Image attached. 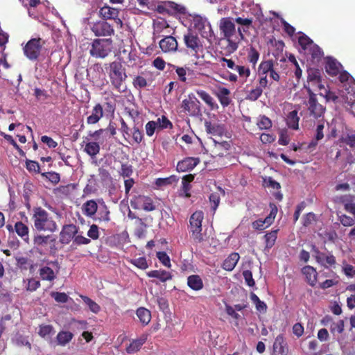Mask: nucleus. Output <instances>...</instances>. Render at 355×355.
Wrapping results in <instances>:
<instances>
[{
  "label": "nucleus",
  "mask_w": 355,
  "mask_h": 355,
  "mask_svg": "<svg viewBox=\"0 0 355 355\" xmlns=\"http://www.w3.org/2000/svg\"><path fill=\"white\" fill-rule=\"evenodd\" d=\"M235 22L241 26L242 28L239 27L238 32L241 39L244 38L243 33H246L249 28L252 26V18H243L238 17L234 19Z\"/></svg>",
  "instance_id": "nucleus-23"
},
{
  "label": "nucleus",
  "mask_w": 355,
  "mask_h": 355,
  "mask_svg": "<svg viewBox=\"0 0 355 355\" xmlns=\"http://www.w3.org/2000/svg\"><path fill=\"white\" fill-rule=\"evenodd\" d=\"M319 95L323 96L327 102L332 101L336 103L338 101V96L336 92L331 91L329 87H325L322 91L319 92Z\"/></svg>",
  "instance_id": "nucleus-41"
},
{
  "label": "nucleus",
  "mask_w": 355,
  "mask_h": 355,
  "mask_svg": "<svg viewBox=\"0 0 355 355\" xmlns=\"http://www.w3.org/2000/svg\"><path fill=\"white\" fill-rule=\"evenodd\" d=\"M136 315L138 317L139 321L144 326L148 324L150 322L151 313L148 309L144 307L138 308L136 311Z\"/></svg>",
  "instance_id": "nucleus-30"
},
{
  "label": "nucleus",
  "mask_w": 355,
  "mask_h": 355,
  "mask_svg": "<svg viewBox=\"0 0 355 355\" xmlns=\"http://www.w3.org/2000/svg\"><path fill=\"white\" fill-rule=\"evenodd\" d=\"M39 274L42 280L53 281L56 276L52 268L49 266H44L39 270Z\"/></svg>",
  "instance_id": "nucleus-36"
},
{
  "label": "nucleus",
  "mask_w": 355,
  "mask_h": 355,
  "mask_svg": "<svg viewBox=\"0 0 355 355\" xmlns=\"http://www.w3.org/2000/svg\"><path fill=\"white\" fill-rule=\"evenodd\" d=\"M200 163L198 157H188L178 162L176 169L178 172L191 171Z\"/></svg>",
  "instance_id": "nucleus-17"
},
{
  "label": "nucleus",
  "mask_w": 355,
  "mask_h": 355,
  "mask_svg": "<svg viewBox=\"0 0 355 355\" xmlns=\"http://www.w3.org/2000/svg\"><path fill=\"white\" fill-rule=\"evenodd\" d=\"M32 220L35 230L38 232H54L57 230V224L50 214L40 207L33 209Z\"/></svg>",
  "instance_id": "nucleus-2"
},
{
  "label": "nucleus",
  "mask_w": 355,
  "mask_h": 355,
  "mask_svg": "<svg viewBox=\"0 0 355 355\" xmlns=\"http://www.w3.org/2000/svg\"><path fill=\"white\" fill-rule=\"evenodd\" d=\"M173 68L175 70V72L178 76V79L180 80V81L183 82V83H187V73H188V75H189L191 72H193V71L191 70L189 68L186 69V68L175 66V65H173Z\"/></svg>",
  "instance_id": "nucleus-42"
},
{
  "label": "nucleus",
  "mask_w": 355,
  "mask_h": 355,
  "mask_svg": "<svg viewBox=\"0 0 355 355\" xmlns=\"http://www.w3.org/2000/svg\"><path fill=\"white\" fill-rule=\"evenodd\" d=\"M132 139L137 144H140L144 138V134L138 127L134 126L132 132Z\"/></svg>",
  "instance_id": "nucleus-53"
},
{
  "label": "nucleus",
  "mask_w": 355,
  "mask_h": 355,
  "mask_svg": "<svg viewBox=\"0 0 355 355\" xmlns=\"http://www.w3.org/2000/svg\"><path fill=\"white\" fill-rule=\"evenodd\" d=\"M298 43L304 52L314 44L313 41L305 34L299 37Z\"/></svg>",
  "instance_id": "nucleus-45"
},
{
  "label": "nucleus",
  "mask_w": 355,
  "mask_h": 355,
  "mask_svg": "<svg viewBox=\"0 0 355 355\" xmlns=\"http://www.w3.org/2000/svg\"><path fill=\"white\" fill-rule=\"evenodd\" d=\"M6 229L10 232H15L17 234L21 237V239L25 241L26 243H28L29 241V228L28 227L24 224L21 221L16 222L15 225L8 224L6 225Z\"/></svg>",
  "instance_id": "nucleus-14"
},
{
  "label": "nucleus",
  "mask_w": 355,
  "mask_h": 355,
  "mask_svg": "<svg viewBox=\"0 0 355 355\" xmlns=\"http://www.w3.org/2000/svg\"><path fill=\"white\" fill-rule=\"evenodd\" d=\"M274 67V62L272 60L261 61L258 67L259 75H267Z\"/></svg>",
  "instance_id": "nucleus-39"
},
{
  "label": "nucleus",
  "mask_w": 355,
  "mask_h": 355,
  "mask_svg": "<svg viewBox=\"0 0 355 355\" xmlns=\"http://www.w3.org/2000/svg\"><path fill=\"white\" fill-rule=\"evenodd\" d=\"M148 277H153L158 279L162 282H166V281L172 279V275L170 272L164 270H154L149 271L146 273Z\"/></svg>",
  "instance_id": "nucleus-25"
},
{
  "label": "nucleus",
  "mask_w": 355,
  "mask_h": 355,
  "mask_svg": "<svg viewBox=\"0 0 355 355\" xmlns=\"http://www.w3.org/2000/svg\"><path fill=\"white\" fill-rule=\"evenodd\" d=\"M73 337V334L71 332L61 331L58 334L56 339L58 345L64 346L72 340Z\"/></svg>",
  "instance_id": "nucleus-35"
},
{
  "label": "nucleus",
  "mask_w": 355,
  "mask_h": 355,
  "mask_svg": "<svg viewBox=\"0 0 355 355\" xmlns=\"http://www.w3.org/2000/svg\"><path fill=\"white\" fill-rule=\"evenodd\" d=\"M91 30L97 37H107L114 34L113 26L105 20L94 23L91 27Z\"/></svg>",
  "instance_id": "nucleus-11"
},
{
  "label": "nucleus",
  "mask_w": 355,
  "mask_h": 355,
  "mask_svg": "<svg viewBox=\"0 0 355 355\" xmlns=\"http://www.w3.org/2000/svg\"><path fill=\"white\" fill-rule=\"evenodd\" d=\"M286 124L288 128L297 130L299 127L300 117L297 116V111L293 110L290 112L286 116Z\"/></svg>",
  "instance_id": "nucleus-31"
},
{
  "label": "nucleus",
  "mask_w": 355,
  "mask_h": 355,
  "mask_svg": "<svg viewBox=\"0 0 355 355\" xmlns=\"http://www.w3.org/2000/svg\"><path fill=\"white\" fill-rule=\"evenodd\" d=\"M166 6L173 10L175 13L185 15L187 13V8L180 4H178L175 2L168 1Z\"/></svg>",
  "instance_id": "nucleus-47"
},
{
  "label": "nucleus",
  "mask_w": 355,
  "mask_h": 355,
  "mask_svg": "<svg viewBox=\"0 0 355 355\" xmlns=\"http://www.w3.org/2000/svg\"><path fill=\"white\" fill-rule=\"evenodd\" d=\"M78 231V227L73 224L64 225L60 233V242L62 244L69 243L72 239H74Z\"/></svg>",
  "instance_id": "nucleus-15"
},
{
  "label": "nucleus",
  "mask_w": 355,
  "mask_h": 355,
  "mask_svg": "<svg viewBox=\"0 0 355 355\" xmlns=\"http://www.w3.org/2000/svg\"><path fill=\"white\" fill-rule=\"evenodd\" d=\"M257 125L260 129L267 130L272 127V121L268 117L262 116L257 123Z\"/></svg>",
  "instance_id": "nucleus-56"
},
{
  "label": "nucleus",
  "mask_w": 355,
  "mask_h": 355,
  "mask_svg": "<svg viewBox=\"0 0 355 355\" xmlns=\"http://www.w3.org/2000/svg\"><path fill=\"white\" fill-rule=\"evenodd\" d=\"M54 243L55 241V239L53 238L50 235L43 236V235H37L34 237L33 241L34 244L38 246H44L47 245L49 241Z\"/></svg>",
  "instance_id": "nucleus-44"
},
{
  "label": "nucleus",
  "mask_w": 355,
  "mask_h": 355,
  "mask_svg": "<svg viewBox=\"0 0 355 355\" xmlns=\"http://www.w3.org/2000/svg\"><path fill=\"white\" fill-rule=\"evenodd\" d=\"M196 94L211 109H214L215 105L217 107V105L215 104V103H214V98L207 92H205L204 90H202V89H198V90L196 91Z\"/></svg>",
  "instance_id": "nucleus-40"
},
{
  "label": "nucleus",
  "mask_w": 355,
  "mask_h": 355,
  "mask_svg": "<svg viewBox=\"0 0 355 355\" xmlns=\"http://www.w3.org/2000/svg\"><path fill=\"white\" fill-rule=\"evenodd\" d=\"M159 47L163 53H174L177 51L178 43L177 40L171 35L166 36L159 42Z\"/></svg>",
  "instance_id": "nucleus-16"
},
{
  "label": "nucleus",
  "mask_w": 355,
  "mask_h": 355,
  "mask_svg": "<svg viewBox=\"0 0 355 355\" xmlns=\"http://www.w3.org/2000/svg\"><path fill=\"white\" fill-rule=\"evenodd\" d=\"M100 145L96 141L88 142L85 144L84 151L91 157H95L100 152Z\"/></svg>",
  "instance_id": "nucleus-34"
},
{
  "label": "nucleus",
  "mask_w": 355,
  "mask_h": 355,
  "mask_svg": "<svg viewBox=\"0 0 355 355\" xmlns=\"http://www.w3.org/2000/svg\"><path fill=\"white\" fill-rule=\"evenodd\" d=\"M44 44L45 41L40 37L31 39L23 49L24 55L30 60H37Z\"/></svg>",
  "instance_id": "nucleus-7"
},
{
  "label": "nucleus",
  "mask_w": 355,
  "mask_h": 355,
  "mask_svg": "<svg viewBox=\"0 0 355 355\" xmlns=\"http://www.w3.org/2000/svg\"><path fill=\"white\" fill-rule=\"evenodd\" d=\"M157 123L154 121H148L145 126L146 135L151 137L154 135Z\"/></svg>",
  "instance_id": "nucleus-64"
},
{
  "label": "nucleus",
  "mask_w": 355,
  "mask_h": 355,
  "mask_svg": "<svg viewBox=\"0 0 355 355\" xmlns=\"http://www.w3.org/2000/svg\"><path fill=\"white\" fill-rule=\"evenodd\" d=\"M187 285L193 291H200L203 288V282L198 275H192L187 278Z\"/></svg>",
  "instance_id": "nucleus-29"
},
{
  "label": "nucleus",
  "mask_w": 355,
  "mask_h": 355,
  "mask_svg": "<svg viewBox=\"0 0 355 355\" xmlns=\"http://www.w3.org/2000/svg\"><path fill=\"white\" fill-rule=\"evenodd\" d=\"M340 223L345 227H351L355 224V218L345 214L339 216Z\"/></svg>",
  "instance_id": "nucleus-58"
},
{
  "label": "nucleus",
  "mask_w": 355,
  "mask_h": 355,
  "mask_svg": "<svg viewBox=\"0 0 355 355\" xmlns=\"http://www.w3.org/2000/svg\"><path fill=\"white\" fill-rule=\"evenodd\" d=\"M219 28L227 40H230L236 32L235 24L230 17H223L220 20Z\"/></svg>",
  "instance_id": "nucleus-13"
},
{
  "label": "nucleus",
  "mask_w": 355,
  "mask_h": 355,
  "mask_svg": "<svg viewBox=\"0 0 355 355\" xmlns=\"http://www.w3.org/2000/svg\"><path fill=\"white\" fill-rule=\"evenodd\" d=\"M340 67V63L336 59L327 58L325 64V71L329 75L332 76H337L339 73Z\"/></svg>",
  "instance_id": "nucleus-22"
},
{
  "label": "nucleus",
  "mask_w": 355,
  "mask_h": 355,
  "mask_svg": "<svg viewBox=\"0 0 355 355\" xmlns=\"http://www.w3.org/2000/svg\"><path fill=\"white\" fill-rule=\"evenodd\" d=\"M183 42L185 46L190 51L192 55L199 58V52L203 50V44L198 35L191 29L183 35Z\"/></svg>",
  "instance_id": "nucleus-5"
},
{
  "label": "nucleus",
  "mask_w": 355,
  "mask_h": 355,
  "mask_svg": "<svg viewBox=\"0 0 355 355\" xmlns=\"http://www.w3.org/2000/svg\"><path fill=\"white\" fill-rule=\"evenodd\" d=\"M51 296L57 302L66 303L69 300V296L65 293L53 292Z\"/></svg>",
  "instance_id": "nucleus-61"
},
{
  "label": "nucleus",
  "mask_w": 355,
  "mask_h": 355,
  "mask_svg": "<svg viewBox=\"0 0 355 355\" xmlns=\"http://www.w3.org/2000/svg\"><path fill=\"white\" fill-rule=\"evenodd\" d=\"M148 337V334H143L138 338L132 340L126 347V352L128 354H133L139 351L141 346L147 341Z\"/></svg>",
  "instance_id": "nucleus-20"
},
{
  "label": "nucleus",
  "mask_w": 355,
  "mask_h": 355,
  "mask_svg": "<svg viewBox=\"0 0 355 355\" xmlns=\"http://www.w3.org/2000/svg\"><path fill=\"white\" fill-rule=\"evenodd\" d=\"M119 173L123 178L130 177L133 173L132 166L127 163L122 164Z\"/></svg>",
  "instance_id": "nucleus-57"
},
{
  "label": "nucleus",
  "mask_w": 355,
  "mask_h": 355,
  "mask_svg": "<svg viewBox=\"0 0 355 355\" xmlns=\"http://www.w3.org/2000/svg\"><path fill=\"white\" fill-rule=\"evenodd\" d=\"M220 196L218 193H212L209 196V201L211 205V208L216 211L220 203Z\"/></svg>",
  "instance_id": "nucleus-63"
},
{
  "label": "nucleus",
  "mask_w": 355,
  "mask_h": 355,
  "mask_svg": "<svg viewBox=\"0 0 355 355\" xmlns=\"http://www.w3.org/2000/svg\"><path fill=\"white\" fill-rule=\"evenodd\" d=\"M157 257L164 266L171 268V260L166 252H157Z\"/></svg>",
  "instance_id": "nucleus-55"
},
{
  "label": "nucleus",
  "mask_w": 355,
  "mask_h": 355,
  "mask_svg": "<svg viewBox=\"0 0 355 355\" xmlns=\"http://www.w3.org/2000/svg\"><path fill=\"white\" fill-rule=\"evenodd\" d=\"M130 263L141 270H146L148 268L147 260L144 257L130 259Z\"/></svg>",
  "instance_id": "nucleus-48"
},
{
  "label": "nucleus",
  "mask_w": 355,
  "mask_h": 355,
  "mask_svg": "<svg viewBox=\"0 0 355 355\" xmlns=\"http://www.w3.org/2000/svg\"><path fill=\"white\" fill-rule=\"evenodd\" d=\"M263 91L262 89H259L258 87H257L254 89H251L247 96L246 99L254 101H257L261 95H262Z\"/></svg>",
  "instance_id": "nucleus-52"
},
{
  "label": "nucleus",
  "mask_w": 355,
  "mask_h": 355,
  "mask_svg": "<svg viewBox=\"0 0 355 355\" xmlns=\"http://www.w3.org/2000/svg\"><path fill=\"white\" fill-rule=\"evenodd\" d=\"M263 184L266 187L272 188L273 189H279L281 187L280 184L273 180L271 177L264 178Z\"/></svg>",
  "instance_id": "nucleus-62"
},
{
  "label": "nucleus",
  "mask_w": 355,
  "mask_h": 355,
  "mask_svg": "<svg viewBox=\"0 0 355 355\" xmlns=\"http://www.w3.org/2000/svg\"><path fill=\"white\" fill-rule=\"evenodd\" d=\"M200 102L193 94H189L188 98L183 100L182 107L191 116L201 115Z\"/></svg>",
  "instance_id": "nucleus-10"
},
{
  "label": "nucleus",
  "mask_w": 355,
  "mask_h": 355,
  "mask_svg": "<svg viewBox=\"0 0 355 355\" xmlns=\"http://www.w3.org/2000/svg\"><path fill=\"white\" fill-rule=\"evenodd\" d=\"M302 272L305 275L308 284L314 286L317 282L318 276L315 268L311 266H306L302 268Z\"/></svg>",
  "instance_id": "nucleus-21"
},
{
  "label": "nucleus",
  "mask_w": 355,
  "mask_h": 355,
  "mask_svg": "<svg viewBox=\"0 0 355 355\" xmlns=\"http://www.w3.org/2000/svg\"><path fill=\"white\" fill-rule=\"evenodd\" d=\"M112 49V39H94L92 42L89 53L92 57L103 59L109 55Z\"/></svg>",
  "instance_id": "nucleus-3"
},
{
  "label": "nucleus",
  "mask_w": 355,
  "mask_h": 355,
  "mask_svg": "<svg viewBox=\"0 0 355 355\" xmlns=\"http://www.w3.org/2000/svg\"><path fill=\"white\" fill-rule=\"evenodd\" d=\"M270 225H271V223L267 221L266 218L264 220H262V219L257 220L252 223V227L254 230H263Z\"/></svg>",
  "instance_id": "nucleus-51"
},
{
  "label": "nucleus",
  "mask_w": 355,
  "mask_h": 355,
  "mask_svg": "<svg viewBox=\"0 0 355 355\" xmlns=\"http://www.w3.org/2000/svg\"><path fill=\"white\" fill-rule=\"evenodd\" d=\"M288 345L282 334L278 335L273 343L272 355H288Z\"/></svg>",
  "instance_id": "nucleus-18"
},
{
  "label": "nucleus",
  "mask_w": 355,
  "mask_h": 355,
  "mask_svg": "<svg viewBox=\"0 0 355 355\" xmlns=\"http://www.w3.org/2000/svg\"><path fill=\"white\" fill-rule=\"evenodd\" d=\"M132 84L135 88L141 89L147 85V81L144 77L137 76L133 79Z\"/></svg>",
  "instance_id": "nucleus-60"
},
{
  "label": "nucleus",
  "mask_w": 355,
  "mask_h": 355,
  "mask_svg": "<svg viewBox=\"0 0 355 355\" xmlns=\"http://www.w3.org/2000/svg\"><path fill=\"white\" fill-rule=\"evenodd\" d=\"M105 69L110 78L111 85L114 89L119 92H123L126 89L124 82L127 78L125 69L123 64L118 61H113L105 64Z\"/></svg>",
  "instance_id": "nucleus-1"
},
{
  "label": "nucleus",
  "mask_w": 355,
  "mask_h": 355,
  "mask_svg": "<svg viewBox=\"0 0 355 355\" xmlns=\"http://www.w3.org/2000/svg\"><path fill=\"white\" fill-rule=\"evenodd\" d=\"M204 214L202 211H196L193 213L189 218V232L191 238L196 243H200L204 241L202 234V222Z\"/></svg>",
  "instance_id": "nucleus-4"
},
{
  "label": "nucleus",
  "mask_w": 355,
  "mask_h": 355,
  "mask_svg": "<svg viewBox=\"0 0 355 355\" xmlns=\"http://www.w3.org/2000/svg\"><path fill=\"white\" fill-rule=\"evenodd\" d=\"M80 297L84 303L88 306L91 312L97 314L101 311V306L93 300L83 295H80Z\"/></svg>",
  "instance_id": "nucleus-38"
},
{
  "label": "nucleus",
  "mask_w": 355,
  "mask_h": 355,
  "mask_svg": "<svg viewBox=\"0 0 355 355\" xmlns=\"http://www.w3.org/2000/svg\"><path fill=\"white\" fill-rule=\"evenodd\" d=\"M205 130L207 133L213 136H222L224 134L225 129L221 125L212 123L210 121L205 122Z\"/></svg>",
  "instance_id": "nucleus-26"
},
{
  "label": "nucleus",
  "mask_w": 355,
  "mask_h": 355,
  "mask_svg": "<svg viewBox=\"0 0 355 355\" xmlns=\"http://www.w3.org/2000/svg\"><path fill=\"white\" fill-rule=\"evenodd\" d=\"M304 53L310 55L313 61H319L324 55L322 49L315 43Z\"/></svg>",
  "instance_id": "nucleus-32"
},
{
  "label": "nucleus",
  "mask_w": 355,
  "mask_h": 355,
  "mask_svg": "<svg viewBox=\"0 0 355 355\" xmlns=\"http://www.w3.org/2000/svg\"><path fill=\"white\" fill-rule=\"evenodd\" d=\"M343 271L348 277H354L355 276V268L345 262L343 263Z\"/></svg>",
  "instance_id": "nucleus-59"
},
{
  "label": "nucleus",
  "mask_w": 355,
  "mask_h": 355,
  "mask_svg": "<svg viewBox=\"0 0 355 355\" xmlns=\"http://www.w3.org/2000/svg\"><path fill=\"white\" fill-rule=\"evenodd\" d=\"M98 205L95 200H90L83 205L84 214L87 216H94L97 211Z\"/></svg>",
  "instance_id": "nucleus-37"
},
{
  "label": "nucleus",
  "mask_w": 355,
  "mask_h": 355,
  "mask_svg": "<svg viewBox=\"0 0 355 355\" xmlns=\"http://www.w3.org/2000/svg\"><path fill=\"white\" fill-rule=\"evenodd\" d=\"M259 53L254 47H250L248 53V60L250 63L252 64L253 68L255 67L259 58Z\"/></svg>",
  "instance_id": "nucleus-46"
},
{
  "label": "nucleus",
  "mask_w": 355,
  "mask_h": 355,
  "mask_svg": "<svg viewBox=\"0 0 355 355\" xmlns=\"http://www.w3.org/2000/svg\"><path fill=\"white\" fill-rule=\"evenodd\" d=\"M53 331V327L51 324H41L39 326L38 334L42 338H47Z\"/></svg>",
  "instance_id": "nucleus-43"
},
{
  "label": "nucleus",
  "mask_w": 355,
  "mask_h": 355,
  "mask_svg": "<svg viewBox=\"0 0 355 355\" xmlns=\"http://www.w3.org/2000/svg\"><path fill=\"white\" fill-rule=\"evenodd\" d=\"M100 15L106 19H115L119 14V10L110 6H103L100 9Z\"/></svg>",
  "instance_id": "nucleus-28"
},
{
  "label": "nucleus",
  "mask_w": 355,
  "mask_h": 355,
  "mask_svg": "<svg viewBox=\"0 0 355 355\" xmlns=\"http://www.w3.org/2000/svg\"><path fill=\"white\" fill-rule=\"evenodd\" d=\"M104 114L103 107L101 103H96L92 108V113L87 117V125H94L103 118Z\"/></svg>",
  "instance_id": "nucleus-19"
},
{
  "label": "nucleus",
  "mask_w": 355,
  "mask_h": 355,
  "mask_svg": "<svg viewBox=\"0 0 355 355\" xmlns=\"http://www.w3.org/2000/svg\"><path fill=\"white\" fill-rule=\"evenodd\" d=\"M312 251L316 261L325 268H329L336 264V257L331 253L326 254L320 252L315 246H313Z\"/></svg>",
  "instance_id": "nucleus-12"
},
{
  "label": "nucleus",
  "mask_w": 355,
  "mask_h": 355,
  "mask_svg": "<svg viewBox=\"0 0 355 355\" xmlns=\"http://www.w3.org/2000/svg\"><path fill=\"white\" fill-rule=\"evenodd\" d=\"M288 60L293 64L295 67V76L297 80H300L302 75V71L293 54H290L288 56Z\"/></svg>",
  "instance_id": "nucleus-50"
},
{
  "label": "nucleus",
  "mask_w": 355,
  "mask_h": 355,
  "mask_svg": "<svg viewBox=\"0 0 355 355\" xmlns=\"http://www.w3.org/2000/svg\"><path fill=\"white\" fill-rule=\"evenodd\" d=\"M307 72L309 86L305 87V88L306 89V87H309L313 92V90L318 91L319 92L322 91L325 88V81L322 80L320 71L318 69L311 68Z\"/></svg>",
  "instance_id": "nucleus-9"
},
{
  "label": "nucleus",
  "mask_w": 355,
  "mask_h": 355,
  "mask_svg": "<svg viewBox=\"0 0 355 355\" xmlns=\"http://www.w3.org/2000/svg\"><path fill=\"white\" fill-rule=\"evenodd\" d=\"M277 237V230L271 231L265 235L266 246L268 248H271L275 243Z\"/></svg>",
  "instance_id": "nucleus-49"
},
{
  "label": "nucleus",
  "mask_w": 355,
  "mask_h": 355,
  "mask_svg": "<svg viewBox=\"0 0 355 355\" xmlns=\"http://www.w3.org/2000/svg\"><path fill=\"white\" fill-rule=\"evenodd\" d=\"M309 94L308 110L311 116L317 119L321 117L325 111V107L318 103L316 98V94L309 88L306 87Z\"/></svg>",
  "instance_id": "nucleus-8"
},
{
  "label": "nucleus",
  "mask_w": 355,
  "mask_h": 355,
  "mask_svg": "<svg viewBox=\"0 0 355 355\" xmlns=\"http://www.w3.org/2000/svg\"><path fill=\"white\" fill-rule=\"evenodd\" d=\"M230 94V91L229 89L220 86L218 87L216 96L223 107H227L230 104L231 98L229 96Z\"/></svg>",
  "instance_id": "nucleus-24"
},
{
  "label": "nucleus",
  "mask_w": 355,
  "mask_h": 355,
  "mask_svg": "<svg viewBox=\"0 0 355 355\" xmlns=\"http://www.w3.org/2000/svg\"><path fill=\"white\" fill-rule=\"evenodd\" d=\"M191 24L193 28L198 32L202 37L210 40L214 37V31L207 18L200 15H195L193 17Z\"/></svg>",
  "instance_id": "nucleus-6"
},
{
  "label": "nucleus",
  "mask_w": 355,
  "mask_h": 355,
  "mask_svg": "<svg viewBox=\"0 0 355 355\" xmlns=\"http://www.w3.org/2000/svg\"><path fill=\"white\" fill-rule=\"evenodd\" d=\"M137 200L139 202L141 203L142 209L146 211H154L156 208L153 200L150 197L139 196Z\"/></svg>",
  "instance_id": "nucleus-33"
},
{
  "label": "nucleus",
  "mask_w": 355,
  "mask_h": 355,
  "mask_svg": "<svg viewBox=\"0 0 355 355\" xmlns=\"http://www.w3.org/2000/svg\"><path fill=\"white\" fill-rule=\"evenodd\" d=\"M240 256L236 252L231 253L223 263V268L227 271H232L237 264Z\"/></svg>",
  "instance_id": "nucleus-27"
},
{
  "label": "nucleus",
  "mask_w": 355,
  "mask_h": 355,
  "mask_svg": "<svg viewBox=\"0 0 355 355\" xmlns=\"http://www.w3.org/2000/svg\"><path fill=\"white\" fill-rule=\"evenodd\" d=\"M34 96L39 101H45L49 97V95L45 89H42L37 87L34 89Z\"/></svg>",
  "instance_id": "nucleus-54"
}]
</instances>
